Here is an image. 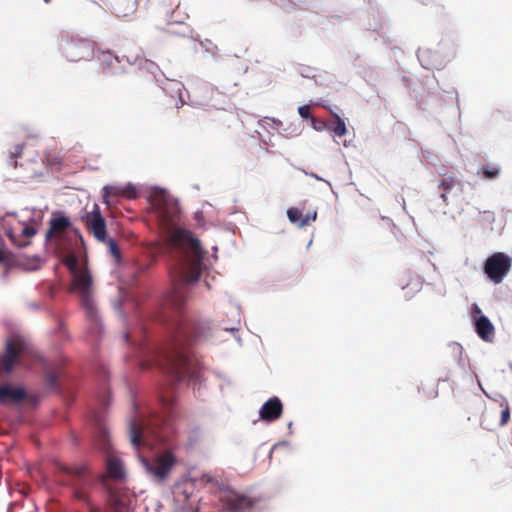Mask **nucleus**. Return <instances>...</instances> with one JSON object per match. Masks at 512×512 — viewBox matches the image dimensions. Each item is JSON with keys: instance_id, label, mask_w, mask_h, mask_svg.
Masks as SVG:
<instances>
[{"instance_id": "nucleus-1", "label": "nucleus", "mask_w": 512, "mask_h": 512, "mask_svg": "<svg viewBox=\"0 0 512 512\" xmlns=\"http://www.w3.org/2000/svg\"><path fill=\"white\" fill-rule=\"evenodd\" d=\"M161 227L166 231L171 249L177 256V263L171 270L173 289L165 299V305L180 311L187 298V284L198 280L202 271L204 251L200 241L187 229L178 226L180 207L176 199L164 191L152 197Z\"/></svg>"}, {"instance_id": "nucleus-2", "label": "nucleus", "mask_w": 512, "mask_h": 512, "mask_svg": "<svg viewBox=\"0 0 512 512\" xmlns=\"http://www.w3.org/2000/svg\"><path fill=\"white\" fill-rule=\"evenodd\" d=\"M202 334L201 323L186 318L179 319L171 341L155 352V364L176 381L198 380L201 377L202 368L189 353L188 347Z\"/></svg>"}, {"instance_id": "nucleus-3", "label": "nucleus", "mask_w": 512, "mask_h": 512, "mask_svg": "<svg viewBox=\"0 0 512 512\" xmlns=\"http://www.w3.org/2000/svg\"><path fill=\"white\" fill-rule=\"evenodd\" d=\"M167 420L153 416L143 423L132 421L129 426L131 443L135 448L141 446L153 448L165 440L164 429Z\"/></svg>"}, {"instance_id": "nucleus-4", "label": "nucleus", "mask_w": 512, "mask_h": 512, "mask_svg": "<svg viewBox=\"0 0 512 512\" xmlns=\"http://www.w3.org/2000/svg\"><path fill=\"white\" fill-rule=\"evenodd\" d=\"M72 293L80 296L81 304L86 310L87 317L91 324L97 326L99 324L95 303L93 300V279L87 263H82V268L71 274Z\"/></svg>"}, {"instance_id": "nucleus-5", "label": "nucleus", "mask_w": 512, "mask_h": 512, "mask_svg": "<svg viewBox=\"0 0 512 512\" xmlns=\"http://www.w3.org/2000/svg\"><path fill=\"white\" fill-rule=\"evenodd\" d=\"M61 470L69 476V484L73 488L74 497L87 504L91 512H100L99 508L91 505L85 488L90 485L92 478L86 466L68 467L62 466Z\"/></svg>"}, {"instance_id": "nucleus-6", "label": "nucleus", "mask_w": 512, "mask_h": 512, "mask_svg": "<svg viewBox=\"0 0 512 512\" xmlns=\"http://www.w3.org/2000/svg\"><path fill=\"white\" fill-rule=\"evenodd\" d=\"M60 49L66 59L71 62L89 60L94 56V43L84 38H63Z\"/></svg>"}, {"instance_id": "nucleus-7", "label": "nucleus", "mask_w": 512, "mask_h": 512, "mask_svg": "<svg viewBox=\"0 0 512 512\" xmlns=\"http://www.w3.org/2000/svg\"><path fill=\"white\" fill-rule=\"evenodd\" d=\"M511 258L503 253L496 252L484 262V273L495 284H500L511 269Z\"/></svg>"}, {"instance_id": "nucleus-8", "label": "nucleus", "mask_w": 512, "mask_h": 512, "mask_svg": "<svg viewBox=\"0 0 512 512\" xmlns=\"http://www.w3.org/2000/svg\"><path fill=\"white\" fill-rule=\"evenodd\" d=\"M26 350L27 345L21 337L9 338L6 341L5 351L0 356V370L11 373L15 363L20 361L21 357L25 355Z\"/></svg>"}, {"instance_id": "nucleus-9", "label": "nucleus", "mask_w": 512, "mask_h": 512, "mask_svg": "<svg viewBox=\"0 0 512 512\" xmlns=\"http://www.w3.org/2000/svg\"><path fill=\"white\" fill-rule=\"evenodd\" d=\"M81 219L85 224L87 231L91 233L95 239L100 242L106 241V221L98 204H93L90 211H85V213L81 216Z\"/></svg>"}, {"instance_id": "nucleus-10", "label": "nucleus", "mask_w": 512, "mask_h": 512, "mask_svg": "<svg viewBox=\"0 0 512 512\" xmlns=\"http://www.w3.org/2000/svg\"><path fill=\"white\" fill-rule=\"evenodd\" d=\"M175 462V457L171 451H165L152 460H142L146 471L160 481L168 476Z\"/></svg>"}, {"instance_id": "nucleus-11", "label": "nucleus", "mask_w": 512, "mask_h": 512, "mask_svg": "<svg viewBox=\"0 0 512 512\" xmlns=\"http://www.w3.org/2000/svg\"><path fill=\"white\" fill-rule=\"evenodd\" d=\"M227 512H247L255 504V500L236 491H225L219 498Z\"/></svg>"}, {"instance_id": "nucleus-12", "label": "nucleus", "mask_w": 512, "mask_h": 512, "mask_svg": "<svg viewBox=\"0 0 512 512\" xmlns=\"http://www.w3.org/2000/svg\"><path fill=\"white\" fill-rule=\"evenodd\" d=\"M139 1L140 0H111L109 7L116 17L129 18L136 13ZM149 2L150 0H145V3Z\"/></svg>"}, {"instance_id": "nucleus-13", "label": "nucleus", "mask_w": 512, "mask_h": 512, "mask_svg": "<svg viewBox=\"0 0 512 512\" xmlns=\"http://www.w3.org/2000/svg\"><path fill=\"white\" fill-rule=\"evenodd\" d=\"M27 393L22 387H14L9 384L0 386V404H18L25 400Z\"/></svg>"}, {"instance_id": "nucleus-14", "label": "nucleus", "mask_w": 512, "mask_h": 512, "mask_svg": "<svg viewBox=\"0 0 512 512\" xmlns=\"http://www.w3.org/2000/svg\"><path fill=\"white\" fill-rule=\"evenodd\" d=\"M283 412V405L278 397L267 400L260 409V418L267 422L279 419Z\"/></svg>"}, {"instance_id": "nucleus-15", "label": "nucleus", "mask_w": 512, "mask_h": 512, "mask_svg": "<svg viewBox=\"0 0 512 512\" xmlns=\"http://www.w3.org/2000/svg\"><path fill=\"white\" fill-rule=\"evenodd\" d=\"M96 57L100 63L103 73L113 75L120 69V59L111 51H99Z\"/></svg>"}, {"instance_id": "nucleus-16", "label": "nucleus", "mask_w": 512, "mask_h": 512, "mask_svg": "<svg viewBox=\"0 0 512 512\" xmlns=\"http://www.w3.org/2000/svg\"><path fill=\"white\" fill-rule=\"evenodd\" d=\"M475 330L482 340L492 342L495 335V328L488 317L484 315L477 317L475 320Z\"/></svg>"}, {"instance_id": "nucleus-17", "label": "nucleus", "mask_w": 512, "mask_h": 512, "mask_svg": "<svg viewBox=\"0 0 512 512\" xmlns=\"http://www.w3.org/2000/svg\"><path fill=\"white\" fill-rule=\"evenodd\" d=\"M71 226L70 220L65 216H57L50 220L47 238H60L63 233Z\"/></svg>"}, {"instance_id": "nucleus-18", "label": "nucleus", "mask_w": 512, "mask_h": 512, "mask_svg": "<svg viewBox=\"0 0 512 512\" xmlns=\"http://www.w3.org/2000/svg\"><path fill=\"white\" fill-rule=\"evenodd\" d=\"M106 474L109 478L114 480H121L125 476L123 463L121 460L113 455H108L106 458Z\"/></svg>"}, {"instance_id": "nucleus-19", "label": "nucleus", "mask_w": 512, "mask_h": 512, "mask_svg": "<svg viewBox=\"0 0 512 512\" xmlns=\"http://www.w3.org/2000/svg\"><path fill=\"white\" fill-rule=\"evenodd\" d=\"M332 118L328 120V131L337 137H343L347 134L345 121L335 112H331Z\"/></svg>"}, {"instance_id": "nucleus-20", "label": "nucleus", "mask_w": 512, "mask_h": 512, "mask_svg": "<svg viewBox=\"0 0 512 512\" xmlns=\"http://www.w3.org/2000/svg\"><path fill=\"white\" fill-rule=\"evenodd\" d=\"M287 216L292 223H298L299 226L303 227L308 225L311 221H315L317 214L314 212L312 216L309 214L303 216L302 211L298 208H290L287 211Z\"/></svg>"}, {"instance_id": "nucleus-21", "label": "nucleus", "mask_w": 512, "mask_h": 512, "mask_svg": "<svg viewBox=\"0 0 512 512\" xmlns=\"http://www.w3.org/2000/svg\"><path fill=\"white\" fill-rule=\"evenodd\" d=\"M162 75L171 83V89L178 94V101H176V108L179 109L180 106L185 104V100L182 95V91L184 89V85L182 82L178 81L175 77L178 76L177 73H169L166 74L162 71Z\"/></svg>"}, {"instance_id": "nucleus-22", "label": "nucleus", "mask_w": 512, "mask_h": 512, "mask_svg": "<svg viewBox=\"0 0 512 512\" xmlns=\"http://www.w3.org/2000/svg\"><path fill=\"white\" fill-rule=\"evenodd\" d=\"M45 380L50 387H55L59 377V369L53 364L44 365Z\"/></svg>"}, {"instance_id": "nucleus-23", "label": "nucleus", "mask_w": 512, "mask_h": 512, "mask_svg": "<svg viewBox=\"0 0 512 512\" xmlns=\"http://www.w3.org/2000/svg\"><path fill=\"white\" fill-rule=\"evenodd\" d=\"M457 184V180L453 175H449L444 177L439 185V188L442 189L441 198L446 203L447 202V194L455 187Z\"/></svg>"}, {"instance_id": "nucleus-24", "label": "nucleus", "mask_w": 512, "mask_h": 512, "mask_svg": "<svg viewBox=\"0 0 512 512\" xmlns=\"http://www.w3.org/2000/svg\"><path fill=\"white\" fill-rule=\"evenodd\" d=\"M25 145L16 144L10 149L9 163L11 166L16 168L18 166V162L16 159L22 158L24 156Z\"/></svg>"}, {"instance_id": "nucleus-25", "label": "nucleus", "mask_w": 512, "mask_h": 512, "mask_svg": "<svg viewBox=\"0 0 512 512\" xmlns=\"http://www.w3.org/2000/svg\"><path fill=\"white\" fill-rule=\"evenodd\" d=\"M64 264L68 268L70 274H75L82 268V264L79 263L78 257L75 254H68L64 259Z\"/></svg>"}, {"instance_id": "nucleus-26", "label": "nucleus", "mask_w": 512, "mask_h": 512, "mask_svg": "<svg viewBox=\"0 0 512 512\" xmlns=\"http://www.w3.org/2000/svg\"><path fill=\"white\" fill-rule=\"evenodd\" d=\"M106 244H107V247H108V250L110 252V254L113 256V258L115 259L116 262H120L121 260V251H120V248H119V245L118 243L110 238V239H106Z\"/></svg>"}, {"instance_id": "nucleus-27", "label": "nucleus", "mask_w": 512, "mask_h": 512, "mask_svg": "<svg viewBox=\"0 0 512 512\" xmlns=\"http://www.w3.org/2000/svg\"><path fill=\"white\" fill-rule=\"evenodd\" d=\"M510 419V407L507 401L500 403V421L499 426H504Z\"/></svg>"}, {"instance_id": "nucleus-28", "label": "nucleus", "mask_w": 512, "mask_h": 512, "mask_svg": "<svg viewBox=\"0 0 512 512\" xmlns=\"http://www.w3.org/2000/svg\"><path fill=\"white\" fill-rule=\"evenodd\" d=\"M102 197H103V201L109 205L110 204V201H109V198L111 196H117V195H120L122 194V192L120 191V189L116 186H105L102 190Z\"/></svg>"}, {"instance_id": "nucleus-29", "label": "nucleus", "mask_w": 512, "mask_h": 512, "mask_svg": "<svg viewBox=\"0 0 512 512\" xmlns=\"http://www.w3.org/2000/svg\"><path fill=\"white\" fill-rule=\"evenodd\" d=\"M500 169L498 167H489V166H483L482 167V174L484 178L486 179H495L499 176Z\"/></svg>"}, {"instance_id": "nucleus-30", "label": "nucleus", "mask_w": 512, "mask_h": 512, "mask_svg": "<svg viewBox=\"0 0 512 512\" xmlns=\"http://www.w3.org/2000/svg\"><path fill=\"white\" fill-rule=\"evenodd\" d=\"M449 350L455 357V360L460 363L462 361L463 347L458 343H452L449 345Z\"/></svg>"}, {"instance_id": "nucleus-31", "label": "nucleus", "mask_w": 512, "mask_h": 512, "mask_svg": "<svg viewBox=\"0 0 512 512\" xmlns=\"http://www.w3.org/2000/svg\"><path fill=\"white\" fill-rule=\"evenodd\" d=\"M312 126L317 131L328 130V120H318L315 117H311Z\"/></svg>"}, {"instance_id": "nucleus-32", "label": "nucleus", "mask_w": 512, "mask_h": 512, "mask_svg": "<svg viewBox=\"0 0 512 512\" xmlns=\"http://www.w3.org/2000/svg\"><path fill=\"white\" fill-rule=\"evenodd\" d=\"M141 68L151 72L155 76H156V71L159 70V67L154 62L149 61V60H144L141 63Z\"/></svg>"}, {"instance_id": "nucleus-33", "label": "nucleus", "mask_w": 512, "mask_h": 512, "mask_svg": "<svg viewBox=\"0 0 512 512\" xmlns=\"http://www.w3.org/2000/svg\"><path fill=\"white\" fill-rule=\"evenodd\" d=\"M298 113L304 119H310L311 120V117H313L312 114H311V108H310L309 105L300 106L298 108Z\"/></svg>"}, {"instance_id": "nucleus-34", "label": "nucleus", "mask_w": 512, "mask_h": 512, "mask_svg": "<svg viewBox=\"0 0 512 512\" xmlns=\"http://www.w3.org/2000/svg\"><path fill=\"white\" fill-rule=\"evenodd\" d=\"M35 234L36 229L32 226H25L21 232V235L24 236L26 239L33 237Z\"/></svg>"}, {"instance_id": "nucleus-35", "label": "nucleus", "mask_w": 512, "mask_h": 512, "mask_svg": "<svg viewBox=\"0 0 512 512\" xmlns=\"http://www.w3.org/2000/svg\"><path fill=\"white\" fill-rule=\"evenodd\" d=\"M162 402L166 409H170L173 406V400L170 398L166 399V398L162 397Z\"/></svg>"}, {"instance_id": "nucleus-36", "label": "nucleus", "mask_w": 512, "mask_h": 512, "mask_svg": "<svg viewBox=\"0 0 512 512\" xmlns=\"http://www.w3.org/2000/svg\"><path fill=\"white\" fill-rule=\"evenodd\" d=\"M19 247H23V246H26L28 244V241H24V242H15Z\"/></svg>"}, {"instance_id": "nucleus-37", "label": "nucleus", "mask_w": 512, "mask_h": 512, "mask_svg": "<svg viewBox=\"0 0 512 512\" xmlns=\"http://www.w3.org/2000/svg\"><path fill=\"white\" fill-rule=\"evenodd\" d=\"M5 260L4 253L0 250V263Z\"/></svg>"}, {"instance_id": "nucleus-38", "label": "nucleus", "mask_w": 512, "mask_h": 512, "mask_svg": "<svg viewBox=\"0 0 512 512\" xmlns=\"http://www.w3.org/2000/svg\"><path fill=\"white\" fill-rule=\"evenodd\" d=\"M416 282H417V288H419L421 285L420 277H417Z\"/></svg>"}, {"instance_id": "nucleus-39", "label": "nucleus", "mask_w": 512, "mask_h": 512, "mask_svg": "<svg viewBox=\"0 0 512 512\" xmlns=\"http://www.w3.org/2000/svg\"><path fill=\"white\" fill-rule=\"evenodd\" d=\"M475 312L480 313L481 312L480 308L475 306Z\"/></svg>"}, {"instance_id": "nucleus-40", "label": "nucleus", "mask_w": 512, "mask_h": 512, "mask_svg": "<svg viewBox=\"0 0 512 512\" xmlns=\"http://www.w3.org/2000/svg\"><path fill=\"white\" fill-rule=\"evenodd\" d=\"M115 512H127V511H124V510H116Z\"/></svg>"}, {"instance_id": "nucleus-41", "label": "nucleus", "mask_w": 512, "mask_h": 512, "mask_svg": "<svg viewBox=\"0 0 512 512\" xmlns=\"http://www.w3.org/2000/svg\"><path fill=\"white\" fill-rule=\"evenodd\" d=\"M45 3H49L51 0H43Z\"/></svg>"}]
</instances>
